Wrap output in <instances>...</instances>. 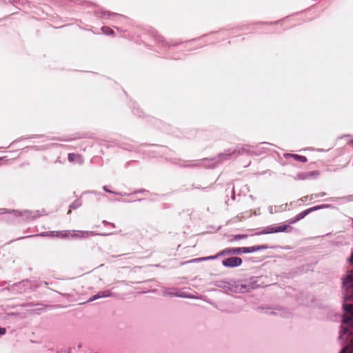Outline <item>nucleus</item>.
<instances>
[{
    "label": "nucleus",
    "mask_w": 353,
    "mask_h": 353,
    "mask_svg": "<svg viewBox=\"0 0 353 353\" xmlns=\"http://www.w3.org/2000/svg\"><path fill=\"white\" fill-rule=\"evenodd\" d=\"M68 158L70 162H73L77 161L79 159V156L75 154H69Z\"/></svg>",
    "instance_id": "nucleus-11"
},
{
    "label": "nucleus",
    "mask_w": 353,
    "mask_h": 353,
    "mask_svg": "<svg viewBox=\"0 0 353 353\" xmlns=\"http://www.w3.org/2000/svg\"><path fill=\"white\" fill-rule=\"evenodd\" d=\"M325 207V205H317V206H314V207L308 208V209H307V210H305L304 211H302L301 212L298 214L294 218L289 219L288 221V222L289 224H294L296 222H298L299 221H300L302 219H303L305 216H307L310 212H314V211L317 210H319V209H322V208H323Z\"/></svg>",
    "instance_id": "nucleus-2"
},
{
    "label": "nucleus",
    "mask_w": 353,
    "mask_h": 353,
    "mask_svg": "<svg viewBox=\"0 0 353 353\" xmlns=\"http://www.w3.org/2000/svg\"><path fill=\"white\" fill-rule=\"evenodd\" d=\"M97 297V296H93L92 299H90V301H93V300H95Z\"/></svg>",
    "instance_id": "nucleus-14"
},
{
    "label": "nucleus",
    "mask_w": 353,
    "mask_h": 353,
    "mask_svg": "<svg viewBox=\"0 0 353 353\" xmlns=\"http://www.w3.org/2000/svg\"><path fill=\"white\" fill-rule=\"evenodd\" d=\"M106 296V295H105V294H101V295H99V296H98V297H102V296Z\"/></svg>",
    "instance_id": "nucleus-15"
},
{
    "label": "nucleus",
    "mask_w": 353,
    "mask_h": 353,
    "mask_svg": "<svg viewBox=\"0 0 353 353\" xmlns=\"http://www.w3.org/2000/svg\"><path fill=\"white\" fill-rule=\"evenodd\" d=\"M292 228L288 225H281L279 226H269L265 228L263 233V234H270V233H277V232H290L292 231Z\"/></svg>",
    "instance_id": "nucleus-3"
},
{
    "label": "nucleus",
    "mask_w": 353,
    "mask_h": 353,
    "mask_svg": "<svg viewBox=\"0 0 353 353\" xmlns=\"http://www.w3.org/2000/svg\"><path fill=\"white\" fill-rule=\"evenodd\" d=\"M240 238H241V236H236V239H240Z\"/></svg>",
    "instance_id": "nucleus-17"
},
{
    "label": "nucleus",
    "mask_w": 353,
    "mask_h": 353,
    "mask_svg": "<svg viewBox=\"0 0 353 353\" xmlns=\"http://www.w3.org/2000/svg\"><path fill=\"white\" fill-rule=\"evenodd\" d=\"M241 253H243V248H229L224 249L223 250H222L221 252L218 253L216 256H210V257H208L207 259H216L218 256H222V255L240 254Z\"/></svg>",
    "instance_id": "nucleus-4"
},
{
    "label": "nucleus",
    "mask_w": 353,
    "mask_h": 353,
    "mask_svg": "<svg viewBox=\"0 0 353 353\" xmlns=\"http://www.w3.org/2000/svg\"><path fill=\"white\" fill-rule=\"evenodd\" d=\"M236 153H237V154H243V153H246V154H250V155H252V154H256V153L254 151V146L250 145H244L243 146H242L239 150H234L232 152V154H236Z\"/></svg>",
    "instance_id": "nucleus-6"
},
{
    "label": "nucleus",
    "mask_w": 353,
    "mask_h": 353,
    "mask_svg": "<svg viewBox=\"0 0 353 353\" xmlns=\"http://www.w3.org/2000/svg\"><path fill=\"white\" fill-rule=\"evenodd\" d=\"M242 263V259L239 257H230L225 260H223L222 264L225 267L234 268L241 265Z\"/></svg>",
    "instance_id": "nucleus-5"
},
{
    "label": "nucleus",
    "mask_w": 353,
    "mask_h": 353,
    "mask_svg": "<svg viewBox=\"0 0 353 353\" xmlns=\"http://www.w3.org/2000/svg\"><path fill=\"white\" fill-rule=\"evenodd\" d=\"M101 30L105 34H114V31L109 27L104 26L101 28Z\"/></svg>",
    "instance_id": "nucleus-10"
},
{
    "label": "nucleus",
    "mask_w": 353,
    "mask_h": 353,
    "mask_svg": "<svg viewBox=\"0 0 353 353\" xmlns=\"http://www.w3.org/2000/svg\"><path fill=\"white\" fill-rule=\"evenodd\" d=\"M350 262L351 263V264L353 265V252H352V254H351V256L350 259Z\"/></svg>",
    "instance_id": "nucleus-13"
},
{
    "label": "nucleus",
    "mask_w": 353,
    "mask_h": 353,
    "mask_svg": "<svg viewBox=\"0 0 353 353\" xmlns=\"http://www.w3.org/2000/svg\"><path fill=\"white\" fill-rule=\"evenodd\" d=\"M203 259H196L195 261H200V260H202Z\"/></svg>",
    "instance_id": "nucleus-16"
},
{
    "label": "nucleus",
    "mask_w": 353,
    "mask_h": 353,
    "mask_svg": "<svg viewBox=\"0 0 353 353\" xmlns=\"http://www.w3.org/2000/svg\"><path fill=\"white\" fill-rule=\"evenodd\" d=\"M316 174H318V173L315 172H308V173H306V174H299V178L301 179H305L306 177H307L309 176H314V175H316Z\"/></svg>",
    "instance_id": "nucleus-9"
},
{
    "label": "nucleus",
    "mask_w": 353,
    "mask_h": 353,
    "mask_svg": "<svg viewBox=\"0 0 353 353\" xmlns=\"http://www.w3.org/2000/svg\"><path fill=\"white\" fill-rule=\"evenodd\" d=\"M6 332V330L3 327H0V335H4Z\"/></svg>",
    "instance_id": "nucleus-12"
},
{
    "label": "nucleus",
    "mask_w": 353,
    "mask_h": 353,
    "mask_svg": "<svg viewBox=\"0 0 353 353\" xmlns=\"http://www.w3.org/2000/svg\"><path fill=\"white\" fill-rule=\"evenodd\" d=\"M286 156L288 157L293 158L294 160L302 162V163H305L307 161V159L305 156H301V155L295 154H288Z\"/></svg>",
    "instance_id": "nucleus-8"
},
{
    "label": "nucleus",
    "mask_w": 353,
    "mask_h": 353,
    "mask_svg": "<svg viewBox=\"0 0 353 353\" xmlns=\"http://www.w3.org/2000/svg\"><path fill=\"white\" fill-rule=\"evenodd\" d=\"M268 246L266 245H254L249 248H243V253L254 252L259 250H266Z\"/></svg>",
    "instance_id": "nucleus-7"
},
{
    "label": "nucleus",
    "mask_w": 353,
    "mask_h": 353,
    "mask_svg": "<svg viewBox=\"0 0 353 353\" xmlns=\"http://www.w3.org/2000/svg\"><path fill=\"white\" fill-rule=\"evenodd\" d=\"M343 288L345 291L344 301H353V270L347 272L343 279ZM343 307L345 312L343 314L342 334L340 338L347 335V338L351 339L349 344L345 346L340 353H353V304H343Z\"/></svg>",
    "instance_id": "nucleus-1"
}]
</instances>
